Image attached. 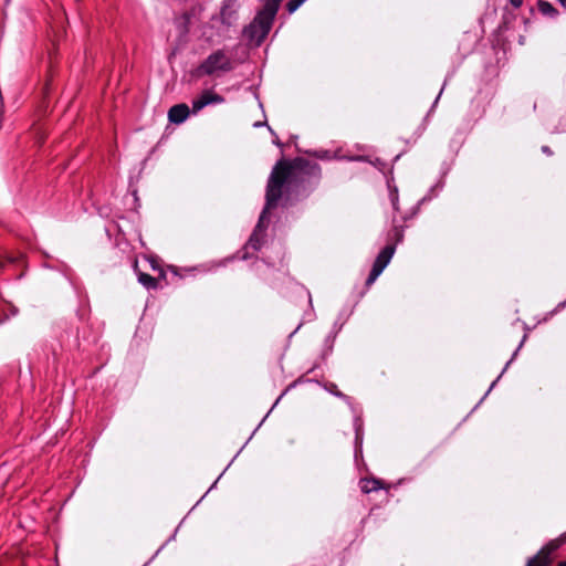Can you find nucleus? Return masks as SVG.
Masks as SVG:
<instances>
[{
  "instance_id": "obj_27",
  "label": "nucleus",
  "mask_w": 566,
  "mask_h": 566,
  "mask_svg": "<svg viewBox=\"0 0 566 566\" xmlns=\"http://www.w3.org/2000/svg\"><path fill=\"white\" fill-rule=\"evenodd\" d=\"M356 439H357V440L359 439V432H358V429L356 430Z\"/></svg>"
},
{
  "instance_id": "obj_25",
  "label": "nucleus",
  "mask_w": 566,
  "mask_h": 566,
  "mask_svg": "<svg viewBox=\"0 0 566 566\" xmlns=\"http://www.w3.org/2000/svg\"><path fill=\"white\" fill-rule=\"evenodd\" d=\"M558 566H566V562H560Z\"/></svg>"
},
{
  "instance_id": "obj_12",
  "label": "nucleus",
  "mask_w": 566,
  "mask_h": 566,
  "mask_svg": "<svg viewBox=\"0 0 566 566\" xmlns=\"http://www.w3.org/2000/svg\"><path fill=\"white\" fill-rule=\"evenodd\" d=\"M566 544V531L560 534L557 538L552 539L546 544L548 551L554 553L556 549H558L562 545Z\"/></svg>"
},
{
  "instance_id": "obj_3",
  "label": "nucleus",
  "mask_w": 566,
  "mask_h": 566,
  "mask_svg": "<svg viewBox=\"0 0 566 566\" xmlns=\"http://www.w3.org/2000/svg\"><path fill=\"white\" fill-rule=\"evenodd\" d=\"M263 8L256 13L253 21L250 23V25L247 29V34L251 39H255L258 42L263 41L273 24L274 18L280 9V6L270 3V2H262Z\"/></svg>"
},
{
  "instance_id": "obj_24",
  "label": "nucleus",
  "mask_w": 566,
  "mask_h": 566,
  "mask_svg": "<svg viewBox=\"0 0 566 566\" xmlns=\"http://www.w3.org/2000/svg\"><path fill=\"white\" fill-rule=\"evenodd\" d=\"M283 395H284V394H282V395H281V396L275 400V403L273 405V407H275V406L279 403V401H280V399H281V397H282Z\"/></svg>"
},
{
  "instance_id": "obj_9",
  "label": "nucleus",
  "mask_w": 566,
  "mask_h": 566,
  "mask_svg": "<svg viewBox=\"0 0 566 566\" xmlns=\"http://www.w3.org/2000/svg\"><path fill=\"white\" fill-rule=\"evenodd\" d=\"M297 165L301 166V169L307 174L313 176L314 178L318 179L321 177L322 170L318 164L311 163L307 160H301L297 163Z\"/></svg>"
},
{
  "instance_id": "obj_6",
  "label": "nucleus",
  "mask_w": 566,
  "mask_h": 566,
  "mask_svg": "<svg viewBox=\"0 0 566 566\" xmlns=\"http://www.w3.org/2000/svg\"><path fill=\"white\" fill-rule=\"evenodd\" d=\"M220 17L223 24L231 25L237 20V0H224Z\"/></svg>"
},
{
  "instance_id": "obj_20",
  "label": "nucleus",
  "mask_w": 566,
  "mask_h": 566,
  "mask_svg": "<svg viewBox=\"0 0 566 566\" xmlns=\"http://www.w3.org/2000/svg\"><path fill=\"white\" fill-rule=\"evenodd\" d=\"M542 151L546 155H552V150L548 146H543L542 147Z\"/></svg>"
},
{
  "instance_id": "obj_13",
  "label": "nucleus",
  "mask_w": 566,
  "mask_h": 566,
  "mask_svg": "<svg viewBox=\"0 0 566 566\" xmlns=\"http://www.w3.org/2000/svg\"><path fill=\"white\" fill-rule=\"evenodd\" d=\"M538 10L546 15H556L558 12L557 10L552 6V3L547 1L539 0L538 1Z\"/></svg>"
},
{
  "instance_id": "obj_5",
  "label": "nucleus",
  "mask_w": 566,
  "mask_h": 566,
  "mask_svg": "<svg viewBox=\"0 0 566 566\" xmlns=\"http://www.w3.org/2000/svg\"><path fill=\"white\" fill-rule=\"evenodd\" d=\"M224 102V97L212 92V91H203L197 98H195L191 103L192 112L198 113L206 106L210 104H222Z\"/></svg>"
},
{
  "instance_id": "obj_23",
  "label": "nucleus",
  "mask_w": 566,
  "mask_h": 566,
  "mask_svg": "<svg viewBox=\"0 0 566 566\" xmlns=\"http://www.w3.org/2000/svg\"><path fill=\"white\" fill-rule=\"evenodd\" d=\"M562 6L566 7V0H557Z\"/></svg>"
},
{
  "instance_id": "obj_19",
  "label": "nucleus",
  "mask_w": 566,
  "mask_h": 566,
  "mask_svg": "<svg viewBox=\"0 0 566 566\" xmlns=\"http://www.w3.org/2000/svg\"><path fill=\"white\" fill-rule=\"evenodd\" d=\"M260 2H270L280 6L283 0H259Z\"/></svg>"
},
{
  "instance_id": "obj_1",
  "label": "nucleus",
  "mask_w": 566,
  "mask_h": 566,
  "mask_svg": "<svg viewBox=\"0 0 566 566\" xmlns=\"http://www.w3.org/2000/svg\"><path fill=\"white\" fill-rule=\"evenodd\" d=\"M293 174V166L286 161H279L272 169L266 185L265 206L260 214L258 224L251 234L245 249L258 251L261 249V233L266 229L268 211L275 208L282 197L283 188Z\"/></svg>"
},
{
  "instance_id": "obj_8",
  "label": "nucleus",
  "mask_w": 566,
  "mask_h": 566,
  "mask_svg": "<svg viewBox=\"0 0 566 566\" xmlns=\"http://www.w3.org/2000/svg\"><path fill=\"white\" fill-rule=\"evenodd\" d=\"M551 554L552 552L548 551L547 546H543L536 555L531 557L526 566H548L551 564Z\"/></svg>"
},
{
  "instance_id": "obj_7",
  "label": "nucleus",
  "mask_w": 566,
  "mask_h": 566,
  "mask_svg": "<svg viewBox=\"0 0 566 566\" xmlns=\"http://www.w3.org/2000/svg\"><path fill=\"white\" fill-rule=\"evenodd\" d=\"M189 107L186 104H177L168 111V119L174 124L184 123L189 116Z\"/></svg>"
},
{
  "instance_id": "obj_14",
  "label": "nucleus",
  "mask_w": 566,
  "mask_h": 566,
  "mask_svg": "<svg viewBox=\"0 0 566 566\" xmlns=\"http://www.w3.org/2000/svg\"><path fill=\"white\" fill-rule=\"evenodd\" d=\"M306 0H289L286 9L290 13L295 12Z\"/></svg>"
},
{
  "instance_id": "obj_18",
  "label": "nucleus",
  "mask_w": 566,
  "mask_h": 566,
  "mask_svg": "<svg viewBox=\"0 0 566 566\" xmlns=\"http://www.w3.org/2000/svg\"><path fill=\"white\" fill-rule=\"evenodd\" d=\"M524 0H510L513 8L518 9L522 7Z\"/></svg>"
},
{
  "instance_id": "obj_22",
  "label": "nucleus",
  "mask_w": 566,
  "mask_h": 566,
  "mask_svg": "<svg viewBox=\"0 0 566 566\" xmlns=\"http://www.w3.org/2000/svg\"><path fill=\"white\" fill-rule=\"evenodd\" d=\"M265 124H266V123L255 122V123L253 124V126H254V127H261V126H263V125H265Z\"/></svg>"
},
{
  "instance_id": "obj_11",
  "label": "nucleus",
  "mask_w": 566,
  "mask_h": 566,
  "mask_svg": "<svg viewBox=\"0 0 566 566\" xmlns=\"http://www.w3.org/2000/svg\"><path fill=\"white\" fill-rule=\"evenodd\" d=\"M138 282L148 290L157 287L156 279L147 273H139Z\"/></svg>"
},
{
  "instance_id": "obj_4",
  "label": "nucleus",
  "mask_w": 566,
  "mask_h": 566,
  "mask_svg": "<svg viewBox=\"0 0 566 566\" xmlns=\"http://www.w3.org/2000/svg\"><path fill=\"white\" fill-rule=\"evenodd\" d=\"M396 247L388 244L386 245L377 255L371 271L366 280V285H371L377 280V277L382 273L386 266L389 264L390 260L394 256Z\"/></svg>"
},
{
  "instance_id": "obj_15",
  "label": "nucleus",
  "mask_w": 566,
  "mask_h": 566,
  "mask_svg": "<svg viewBox=\"0 0 566 566\" xmlns=\"http://www.w3.org/2000/svg\"><path fill=\"white\" fill-rule=\"evenodd\" d=\"M523 339H525V337H524ZM523 342H524V340H522V342L520 343V345H518V347L516 348V350L514 352V354H513L512 358L506 363V365H505V367L503 368V370H502V373H501V374H503V373L507 369V367H509V365L511 364V361L515 358V356L517 355V352L520 350V348H521V347H522V345H523ZM501 376H502V375H500V376H499V377H497V378H496V379L491 384V386H490V388H489V391H490V390H492V388L495 386L496 381L499 380V378H500Z\"/></svg>"
},
{
  "instance_id": "obj_10",
  "label": "nucleus",
  "mask_w": 566,
  "mask_h": 566,
  "mask_svg": "<svg viewBox=\"0 0 566 566\" xmlns=\"http://www.w3.org/2000/svg\"><path fill=\"white\" fill-rule=\"evenodd\" d=\"M382 488L381 481L378 479H363L360 481V489L364 493H371Z\"/></svg>"
},
{
  "instance_id": "obj_21",
  "label": "nucleus",
  "mask_w": 566,
  "mask_h": 566,
  "mask_svg": "<svg viewBox=\"0 0 566 566\" xmlns=\"http://www.w3.org/2000/svg\"><path fill=\"white\" fill-rule=\"evenodd\" d=\"M442 92H443V87L441 88V91L439 92V94H438L437 98L434 99L432 107H434V106L437 105V103H438V101H439V98H440V96H441Z\"/></svg>"
},
{
  "instance_id": "obj_17",
  "label": "nucleus",
  "mask_w": 566,
  "mask_h": 566,
  "mask_svg": "<svg viewBox=\"0 0 566 566\" xmlns=\"http://www.w3.org/2000/svg\"><path fill=\"white\" fill-rule=\"evenodd\" d=\"M328 390H329V392H332L336 397H339V398H343V399H347V396H345L343 392L337 390V386L335 384H331V387H329Z\"/></svg>"
},
{
  "instance_id": "obj_26",
  "label": "nucleus",
  "mask_w": 566,
  "mask_h": 566,
  "mask_svg": "<svg viewBox=\"0 0 566 566\" xmlns=\"http://www.w3.org/2000/svg\"><path fill=\"white\" fill-rule=\"evenodd\" d=\"M274 144H275V145H279V146L281 145V143L279 142V139H275V140H274Z\"/></svg>"
},
{
  "instance_id": "obj_16",
  "label": "nucleus",
  "mask_w": 566,
  "mask_h": 566,
  "mask_svg": "<svg viewBox=\"0 0 566 566\" xmlns=\"http://www.w3.org/2000/svg\"><path fill=\"white\" fill-rule=\"evenodd\" d=\"M390 200H391L392 208L396 211H398V192H397V189H395L394 191H390Z\"/></svg>"
},
{
  "instance_id": "obj_2",
  "label": "nucleus",
  "mask_w": 566,
  "mask_h": 566,
  "mask_svg": "<svg viewBox=\"0 0 566 566\" xmlns=\"http://www.w3.org/2000/svg\"><path fill=\"white\" fill-rule=\"evenodd\" d=\"M234 63L231 56L223 49L212 51L195 70L196 77L220 76L232 72Z\"/></svg>"
}]
</instances>
